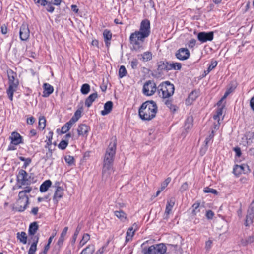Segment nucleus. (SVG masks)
<instances>
[{
	"instance_id": "nucleus-8",
	"label": "nucleus",
	"mask_w": 254,
	"mask_h": 254,
	"mask_svg": "<svg viewBox=\"0 0 254 254\" xmlns=\"http://www.w3.org/2000/svg\"><path fill=\"white\" fill-rule=\"evenodd\" d=\"M251 170L249 166L245 164L241 165H236L233 168V172L236 176H239L242 173L247 174L250 173Z\"/></svg>"
},
{
	"instance_id": "nucleus-6",
	"label": "nucleus",
	"mask_w": 254,
	"mask_h": 254,
	"mask_svg": "<svg viewBox=\"0 0 254 254\" xmlns=\"http://www.w3.org/2000/svg\"><path fill=\"white\" fill-rule=\"evenodd\" d=\"M31 183L30 180L28 179V174L23 169L19 171L17 175V184L18 188H22V186L26 185L29 186Z\"/></svg>"
},
{
	"instance_id": "nucleus-22",
	"label": "nucleus",
	"mask_w": 254,
	"mask_h": 254,
	"mask_svg": "<svg viewBox=\"0 0 254 254\" xmlns=\"http://www.w3.org/2000/svg\"><path fill=\"white\" fill-rule=\"evenodd\" d=\"M98 97V94L97 92L93 93L90 94L85 100V105L88 108L90 107L93 102Z\"/></svg>"
},
{
	"instance_id": "nucleus-48",
	"label": "nucleus",
	"mask_w": 254,
	"mask_h": 254,
	"mask_svg": "<svg viewBox=\"0 0 254 254\" xmlns=\"http://www.w3.org/2000/svg\"><path fill=\"white\" fill-rule=\"evenodd\" d=\"M171 178L170 177L167 178L163 181L161 184V187L159 188L162 191L167 187L168 184L170 183Z\"/></svg>"
},
{
	"instance_id": "nucleus-42",
	"label": "nucleus",
	"mask_w": 254,
	"mask_h": 254,
	"mask_svg": "<svg viewBox=\"0 0 254 254\" xmlns=\"http://www.w3.org/2000/svg\"><path fill=\"white\" fill-rule=\"evenodd\" d=\"M90 91V86L87 84H83L81 87L80 92L83 95H87Z\"/></svg>"
},
{
	"instance_id": "nucleus-43",
	"label": "nucleus",
	"mask_w": 254,
	"mask_h": 254,
	"mask_svg": "<svg viewBox=\"0 0 254 254\" xmlns=\"http://www.w3.org/2000/svg\"><path fill=\"white\" fill-rule=\"evenodd\" d=\"M90 235L85 233L83 235L82 239L80 241L79 243V246L83 247L84 245L86 244V243L90 240Z\"/></svg>"
},
{
	"instance_id": "nucleus-60",
	"label": "nucleus",
	"mask_w": 254,
	"mask_h": 254,
	"mask_svg": "<svg viewBox=\"0 0 254 254\" xmlns=\"http://www.w3.org/2000/svg\"><path fill=\"white\" fill-rule=\"evenodd\" d=\"M188 188V185L187 182L184 183L181 186L180 190L182 192L186 190H187Z\"/></svg>"
},
{
	"instance_id": "nucleus-26",
	"label": "nucleus",
	"mask_w": 254,
	"mask_h": 254,
	"mask_svg": "<svg viewBox=\"0 0 254 254\" xmlns=\"http://www.w3.org/2000/svg\"><path fill=\"white\" fill-rule=\"evenodd\" d=\"M148 241H146L143 243L141 245V252L142 254H152V250L151 246L147 245Z\"/></svg>"
},
{
	"instance_id": "nucleus-28",
	"label": "nucleus",
	"mask_w": 254,
	"mask_h": 254,
	"mask_svg": "<svg viewBox=\"0 0 254 254\" xmlns=\"http://www.w3.org/2000/svg\"><path fill=\"white\" fill-rule=\"evenodd\" d=\"M18 86L9 85V87L7 89V94L9 99L11 100H13V94L14 92L16 91Z\"/></svg>"
},
{
	"instance_id": "nucleus-57",
	"label": "nucleus",
	"mask_w": 254,
	"mask_h": 254,
	"mask_svg": "<svg viewBox=\"0 0 254 254\" xmlns=\"http://www.w3.org/2000/svg\"><path fill=\"white\" fill-rule=\"evenodd\" d=\"M204 191L205 193H212L213 194H216L217 193V190L215 189L210 188L209 187H206L204 188Z\"/></svg>"
},
{
	"instance_id": "nucleus-11",
	"label": "nucleus",
	"mask_w": 254,
	"mask_h": 254,
	"mask_svg": "<svg viewBox=\"0 0 254 254\" xmlns=\"http://www.w3.org/2000/svg\"><path fill=\"white\" fill-rule=\"evenodd\" d=\"M175 56L178 59L184 61L189 58L190 53L188 49L182 48L177 50L175 54Z\"/></svg>"
},
{
	"instance_id": "nucleus-39",
	"label": "nucleus",
	"mask_w": 254,
	"mask_h": 254,
	"mask_svg": "<svg viewBox=\"0 0 254 254\" xmlns=\"http://www.w3.org/2000/svg\"><path fill=\"white\" fill-rule=\"evenodd\" d=\"M18 158L21 161L24 162V164L22 167L23 169H26L32 162V159L30 158H25L23 156H19Z\"/></svg>"
},
{
	"instance_id": "nucleus-49",
	"label": "nucleus",
	"mask_w": 254,
	"mask_h": 254,
	"mask_svg": "<svg viewBox=\"0 0 254 254\" xmlns=\"http://www.w3.org/2000/svg\"><path fill=\"white\" fill-rule=\"evenodd\" d=\"M79 231H80V228L78 227L76 228V229L74 232V234L73 236H72V239H71V243L72 245H74V244L75 243L77 236L79 233Z\"/></svg>"
},
{
	"instance_id": "nucleus-40",
	"label": "nucleus",
	"mask_w": 254,
	"mask_h": 254,
	"mask_svg": "<svg viewBox=\"0 0 254 254\" xmlns=\"http://www.w3.org/2000/svg\"><path fill=\"white\" fill-rule=\"evenodd\" d=\"M38 242V237H37L35 241L31 244L28 251V254H35L37 250V244Z\"/></svg>"
},
{
	"instance_id": "nucleus-29",
	"label": "nucleus",
	"mask_w": 254,
	"mask_h": 254,
	"mask_svg": "<svg viewBox=\"0 0 254 254\" xmlns=\"http://www.w3.org/2000/svg\"><path fill=\"white\" fill-rule=\"evenodd\" d=\"M52 182L50 180L44 181L40 187V191L41 192H45L47 191L48 189L51 187Z\"/></svg>"
},
{
	"instance_id": "nucleus-63",
	"label": "nucleus",
	"mask_w": 254,
	"mask_h": 254,
	"mask_svg": "<svg viewBox=\"0 0 254 254\" xmlns=\"http://www.w3.org/2000/svg\"><path fill=\"white\" fill-rule=\"evenodd\" d=\"M35 122V119L33 117H30L27 119V124L32 125Z\"/></svg>"
},
{
	"instance_id": "nucleus-13",
	"label": "nucleus",
	"mask_w": 254,
	"mask_h": 254,
	"mask_svg": "<svg viewBox=\"0 0 254 254\" xmlns=\"http://www.w3.org/2000/svg\"><path fill=\"white\" fill-rule=\"evenodd\" d=\"M9 139L11 141V143L14 145H18L20 144L23 143L22 136L16 131H13L11 133L9 137Z\"/></svg>"
},
{
	"instance_id": "nucleus-2",
	"label": "nucleus",
	"mask_w": 254,
	"mask_h": 254,
	"mask_svg": "<svg viewBox=\"0 0 254 254\" xmlns=\"http://www.w3.org/2000/svg\"><path fill=\"white\" fill-rule=\"evenodd\" d=\"M116 150V143L114 140L109 145L105 155L102 170L103 177L107 178L113 172L112 165Z\"/></svg>"
},
{
	"instance_id": "nucleus-32",
	"label": "nucleus",
	"mask_w": 254,
	"mask_h": 254,
	"mask_svg": "<svg viewBox=\"0 0 254 254\" xmlns=\"http://www.w3.org/2000/svg\"><path fill=\"white\" fill-rule=\"evenodd\" d=\"M114 213L121 221L124 222L127 219V215L123 210L115 211Z\"/></svg>"
},
{
	"instance_id": "nucleus-3",
	"label": "nucleus",
	"mask_w": 254,
	"mask_h": 254,
	"mask_svg": "<svg viewBox=\"0 0 254 254\" xmlns=\"http://www.w3.org/2000/svg\"><path fill=\"white\" fill-rule=\"evenodd\" d=\"M157 110V106L155 102L147 101L139 108V116L142 120L150 121L155 117Z\"/></svg>"
},
{
	"instance_id": "nucleus-17",
	"label": "nucleus",
	"mask_w": 254,
	"mask_h": 254,
	"mask_svg": "<svg viewBox=\"0 0 254 254\" xmlns=\"http://www.w3.org/2000/svg\"><path fill=\"white\" fill-rule=\"evenodd\" d=\"M43 96L44 97H49L54 91L53 87L47 83L43 84Z\"/></svg>"
},
{
	"instance_id": "nucleus-55",
	"label": "nucleus",
	"mask_w": 254,
	"mask_h": 254,
	"mask_svg": "<svg viewBox=\"0 0 254 254\" xmlns=\"http://www.w3.org/2000/svg\"><path fill=\"white\" fill-rule=\"evenodd\" d=\"M213 137H214V131H213V130H212L211 132V133L206 138V139L204 141V142L205 143V145L207 146L208 143L210 141L212 140Z\"/></svg>"
},
{
	"instance_id": "nucleus-7",
	"label": "nucleus",
	"mask_w": 254,
	"mask_h": 254,
	"mask_svg": "<svg viewBox=\"0 0 254 254\" xmlns=\"http://www.w3.org/2000/svg\"><path fill=\"white\" fill-rule=\"evenodd\" d=\"M157 89L155 83L153 81H148L143 87V93L146 96H151L154 94Z\"/></svg>"
},
{
	"instance_id": "nucleus-62",
	"label": "nucleus",
	"mask_w": 254,
	"mask_h": 254,
	"mask_svg": "<svg viewBox=\"0 0 254 254\" xmlns=\"http://www.w3.org/2000/svg\"><path fill=\"white\" fill-rule=\"evenodd\" d=\"M196 44V40L194 39H192L189 42V47L192 48Z\"/></svg>"
},
{
	"instance_id": "nucleus-24",
	"label": "nucleus",
	"mask_w": 254,
	"mask_h": 254,
	"mask_svg": "<svg viewBox=\"0 0 254 254\" xmlns=\"http://www.w3.org/2000/svg\"><path fill=\"white\" fill-rule=\"evenodd\" d=\"M174 201L172 200H170L167 201L164 213L165 218L167 219L168 218V216L171 212L172 209L174 206Z\"/></svg>"
},
{
	"instance_id": "nucleus-31",
	"label": "nucleus",
	"mask_w": 254,
	"mask_h": 254,
	"mask_svg": "<svg viewBox=\"0 0 254 254\" xmlns=\"http://www.w3.org/2000/svg\"><path fill=\"white\" fill-rule=\"evenodd\" d=\"M16 235L17 239L19 240L21 243L23 244H26L27 243V237L25 232H18Z\"/></svg>"
},
{
	"instance_id": "nucleus-56",
	"label": "nucleus",
	"mask_w": 254,
	"mask_h": 254,
	"mask_svg": "<svg viewBox=\"0 0 254 254\" xmlns=\"http://www.w3.org/2000/svg\"><path fill=\"white\" fill-rule=\"evenodd\" d=\"M191 122V119H188L185 125V127L186 129H189L192 127V124Z\"/></svg>"
},
{
	"instance_id": "nucleus-46",
	"label": "nucleus",
	"mask_w": 254,
	"mask_h": 254,
	"mask_svg": "<svg viewBox=\"0 0 254 254\" xmlns=\"http://www.w3.org/2000/svg\"><path fill=\"white\" fill-rule=\"evenodd\" d=\"M165 105L172 112H175L176 110V107L172 104V101L167 99L165 102Z\"/></svg>"
},
{
	"instance_id": "nucleus-9",
	"label": "nucleus",
	"mask_w": 254,
	"mask_h": 254,
	"mask_svg": "<svg viewBox=\"0 0 254 254\" xmlns=\"http://www.w3.org/2000/svg\"><path fill=\"white\" fill-rule=\"evenodd\" d=\"M213 32H201L198 34L197 38L201 43H205L207 41H212L213 39Z\"/></svg>"
},
{
	"instance_id": "nucleus-18",
	"label": "nucleus",
	"mask_w": 254,
	"mask_h": 254,
	"mask_svg": "<svg viewBox=\"0 0 254 254\" xmlns=\"http://www.w3.org/2000/svg\"><path fill=\"white\" fill-rule=\"evenodd\" d=\"M63 194L64 191L63 188L59 186L57 187L53 197V200L56 203H58L59 200L63 197Z\"/></svg>"
},
{
	"instance_id": "nucleus-61",
	"label": "nucleus",
	"mask_w": 254,
	"mask_h": 254,
	"mask_svg": "<svg viewBox=\"0 0 254 254\" xmlns=\"http://www.w3.org/2000/svg\"><path fill=\"white\" fill-rule=\"evenodd\" d=\"M246 241L247 243H252L254 242V235L249 236L246 238Z\"/></svg>"
},
{
	"instance_id": "nucleus-53",
	"label": "nucleus",
	"mask_w": 254,
	"mask_h": 254,
	"mask_svg": "<svg viewBox=\"0 0 254 254\" xmlns=\"http://www.w3.org/2000/svg\"><path fill=\"white\" fill-rule=\"evenodd\" d=\"M33 1L38 6H45L47 2V0H33Z\"/></svg>"
},
{
	"instance_id": "nucleus-4",
	"label": "nucleus",
	"mask_w": 254,
	"mask_h": 254,
	"mask_svg": "<svg viewBox=\"0 0 254 254\" xmlns=\"http://www.w3.org/2000/svg\"><path fill=\"white\" fill-rule=\"evenodd\" d=\"M32 190V188L30 186H26L24 190L20 191L18 193V198L16 202L15 210L18 212H23L29 204V199L26 195Z\"/></svg>"
},
{
	"instance_id": "nucleus-14",
	"label": "nucleus",
	"mask_w": 254,
	"mask_h": 254,
	"mask_svg": "<svg viewBox=\"0 0 254 254\" xmlns=\"http://www.w3.org/2000/svg\"><path fill=\"white\" fill-rule=\"evenodd\" d=\"M20 38L22 41H25L28 39L30 35V31L28 27L26 25H22L20 29Z\"/></svg>"
},
{
	"instance_id": "nucleus-52",
	"label": "nucleus",
	"mask_w": 254,
	"mask_h": 254,
	"mask_svg": "<svg viewBox=\"0 0 254 254\" xmlns=\"http://www.w3.org/2000/svg\"><path fill=\"white\" fill-rule=\"evenodd\" d=\"M53 5H53L52 3L47 2L45 6H46V9L48 12L52 13L53 12L55 9V8L53 6Z\"/></svg>"
},
{
	"instance_id": "nucleus-23",
	"label": "nucleus",
	"mask_w": 254,
	"mask_h": 254,
	"mask_svg": "<svg viewBox=\"0 0 254 254\" xmlns=\"http://www.w3.org/2000/svg\"><path fill=\"white\" fill-rule=\"evenodd\" d=\"M254 218V211L253 210L248 209V214L246 216V221L245 225L246 226H249L253 222V219Z\"/></svg>"
},
{
	"instance_id": "nucleus-33",
	"label": "nucleus",
	"mask_w": 254,
	"mask_h": 254,
	"mask_svg": "<svg viewBox=\"0 0 254 254\" xmlns=\"http://www.w3.org/2000/svg\"><path fill=\"white\" fill-rule=\"evenodd\" d=\"M140 58L143 62H147L150 61L152 58V54L151 52L146 51L140 55Z\"/></svg>"
},
{
	"instance_id": "nucleus-50",
	"label": "nucleus",
	"mask_w": 254,
	"mask_h": 254,
	"mask_svg": "<svg viewBox=\"0 0 254 254\" xmlns=\"http://www.w3.org/2000/svg\"><path fill=\"white\" fill-rule=\"evenodd\" d=\"M127 70L125 67L124 65L121 66L119 71V75L120 78H123L126 75Z\"/></svg>"
},
{
	"instance_id": "nucleus-36",
	"label": "nucleus",
	"mask_w": 254,
	"mask_h": 254,
	"mask_svg": "<svg viewBox=\"0 0 254 254\" xmlns=\"http://www.w3.org/2000/svg\"><path fill=\"white\" fill-rule=\"evenodd\" d=\"M38 226L36 222H33L30 225L28 233L29 235H33L38 230Z\"/></svg>"
},
{
	"instance_id": "nucleus-38",
	"label": "nucleus",
	"mask_w": 254,
	"mask_h": 254,
	"mask_svg": "<svg viewBox=\"0 0 254 254\" xmlns=\"http://www.w3.org/2000/svg\"><path fill=\"white\" fill-rule=\"evenodd\" d=\"M81 109H78L76 111L73 116L70 120L72 122V123L75 124L79 119L81 116Z\"/></svg>"
},
{
	"instance_id": "nucleus-54",
	"label": "nucleus",
	"mask_w": 254,
	"mask_h": 254,
	"mask_svg": "<svg viewBox=\"0 0 254 254\" xmlns=\"http://www.w3.org/2000/svg\"><path fill=\"white\" fill-rule=\"evenodd\" d=\"M130 66L132 69H136L138 64V61L137 59H133L130 63Z\"/></svg>"
},
{
	"instance_id": "nucleus-37",
	"label": "nucleus",
	"mask_w": 254,
	"mask_h": 254,
	"mask_svg": "<svg viewBox=\"0 0 254 254\" xmlns=\"http://www.w3.org/2000/svg\"><path fill=\"white\" fill-rule=\"evenodd\" d=\"M95 251L94 245H88L84 249L80 254H93Z\"/></svg>"
},
{
	"instance_id": "nucleus-1",
	"label": "nucleus",
	"mask_w": 254,
	"mask_h": 254,
	"mask_svg": "<svg viewBox=\"0 0 254 254\" xmlns=\"http://www.w3.org/2000/svg\"><path fill=\"white\" fill-rule=\"evenodd\" d=\"M150 34V23L147 19L143 20L140 23L139 30L131 33L129 42L132 49L135 51H140L143 49L145 40Z\"/></svg>"
},
{
	"instance_id": "nucleus-5",
	"label": "nucleus",
	"mask_w": 254,
	"mask_h": 254,
	"mask_svg": "<svg viewBox=\"0 0 254 254\" xmlns=\"http://www.w3.org/2000/svg\"><path fill=\"white\" fill-rule=\"evenodd\" d=\"M158 90L160 97L164 99L169 98L174 94L175 87L173 84L166 81L158 86Z\"/></svg>"
},
{
	"instance_id": "nucleus-25",
	"label": "nucleus",
	"mask_w": 254,
	"mask_h": 254,
	"mask_svg": "<svg viewBox=\"0 0 254 254\" xmlns=\"http://www.w3.org/2000/svg\"><path fill=\"white\" fill-rule=\"evenodd\" d=\"M113 108V103L111 101L107 102L104 106V110L101 111V115L105 116L111 112Z\"/></svg>"
},
{
	"instance_id": "nucleus-59",
	"label": "nucleus",
	"mask_w": 254,
	"mask_h": 254,
	"mask_svg": "<svg viewBox=\"0 0 254 254\" xmlns=\"http://www.w3.org/2000/svg\"><path fill=\"white\" fill-rule=\"evenodd\" d=\"M47 2L51 3L54 5H59L62 1V0H47Z\"/></svg>"
},
{
	"instance_id": "nucleus-44",
	"label": "nucleus",
	"mask_w": 254,
	"mask_h": 254,
	"mask_svg": "<svg viewBox=\"0 0 254 254\" xmlns=\"http://www.w3.org/2000/svg\"><path fill=\"white\" fill-rule=\"evenodd\" d=\"M217 65V62L215 60H212L210 64L208 66L207 70L204 71L205 75L208 74L213 69H214Z\"/></svg>"
},
{
	"instance_id": "nucleus-58",
	"label": "nucleus",
	"mask_w": 254,
	"mask_h": 254,
	"mask_svg": "<svg viewBox=\"0 0 254 254\" xmlns=\"http://www.w3.org/2000/svg\"><path fill=\"white\" fill-rule=\"evenodd\" d=\"M214 215V212L209 210L206 211V217L208 219H212Z\"/></svg>"
},
{
	"instance_id": "nucleus-30",
	"label": "nucleus",
	"mask_w": 254,
	"mask_h": 254,
	"mask_svg": "<svg viewBox=\"0 0 254 254\" xmlns=\"http://www.w3.org/2000/svg\"><path fill=\"white\" fill-rule=\"evenodd\" d=\"M169 63L166 60L160 61L157 63L158 69L160 70H168Z\"/></svg>"
},
{
	"instance_id": "nucleus-21",
	"label": "nucleus",
	"mask_w": 254,
	"mask_h": 254,
	"mask_svg": "<svg viewBox=\"0 0 254 254\" xmlns=\"http://www.w3.org/2000/svg\"><path fill=\"white\" fill-rule=\"evenodd\" d=\"M103 34L105 45L106 47H108L110 45V41L112 37V33L110 30L105 29Z\"/></svg>"
},
{
	"instance_id": "nucleus-34",
	"label": "nucleus",
	"mask_w": 254,
	"mask_h": 254,
	"mask_svg": "<svg viewBox=\"0 0 254 254\" xmlns=\"http://www.w3.org/2000/svg\"><path fill=\"white\" fill-rule=\"evenodd\" d=\"M169 68L168 70H180L182 67L181 64L178 62H171L169 63Z\"/></svg>"
},
{
	"instance_id": "nucleus-51",
	"label": "nucleus",
	"mask_w": 254,
	"mask_h": 254,
	"mask_svg": "<svg viewBox=\"0 0 254 254\" xmlns=\"http://www.w3.org/2000/svg\"><path fill=\"white\" fill-rule=\"evenodd\" d=\"M68 144V140H62L58 145V147L62 150L65 149L67 146Z\"/></svg>"
},
{
	"instance_id": "nucleus-27",
	"label": "nucleus",
	"mask_w": 254,
	"mask_h": 254,
	"mask_svg": "<svg viewBox=\"0 0 254 254\" xmlns=\"http://www.w3.org/2000/svg\"><path fill=\"white\" fill-rule=\"evenodd\" d=\"M135 230L133 229V227L132 226L129 227L126 233V237L125 242L126 243L129 241H131L132 239V237L134 235Z\"/></svg>"
},
{
	"instance_id": "nucleus-12",
	"label": "nucleus",
	"mask_w": 254,
	"mask_h": 254,
	"mask_svg": "<svg viewBox=\"0 0 254 254\" xmlns=\"http://www.w3.org/2000/svg\"><path fill=\"white\" fill-rule=\"evenodd\" d=\"M151 248L152 254H164L167 250L166 246L163 243L151 245Z\"/></svg>"
},
{
	"instance_id": "nucleus-15",
	"label": "nucleus",
	"mask_w": 254,
	"mask_h": 254,
	"mask_svg": "<svg viewBox=\"0 0 254 254\" xmlns=\"http://www.w3.org/2000/svg\"><path fill=\"white\" fill-rule=\"evenodd\" d=\"M203 209V206L200 205V202H196L192 206L190 209L191 210V213L194 216H197L200 215L201 210Z\"/></svg>"
},
{
	"instance_id": "nucleus-45",
	"label": "nucleus",
	"mask_w": 254,
	"mask_h": 254,
	"mask_svg": "<svg viewBox=\"0 0 254 254\" xmlns=\"http://www.w3.org/2000/svg\"><path fill=\"white\" fill-rule=\"evenodd\" d=\"M46 119L44 117H40L39 119V129L43 130L46 127Z\"/></svg>"
},
{
	"instance_id": "nucleus-41",
	"label": "nucleus",
	"mask_w": 254,
	"mask_h": 254,
	"mask_svg": "<svg viewBox=\"0 0 254 254\" xmlns=\"http://www.w3.org/2000/svg\"><path fill=\"white\" fill-rule=\"evenodd\" d=\"M223 106L219 107L216 110V114L213 116L214 119L217 120L218 122L220 121V117L222 115Z\"/></svg>"
},
{
	"instance_id": "nucleus-20",
	"label": "nucleus",
	"mask_w": 254,
	"mask_h": 254,
	"mask_svg": "<svg viewBox=\"0 0 254 254\" xmlns=\"http://www.w3.org/2000/svg\"><path fill=\"white\" fill-rule=\"evenodd\" d=\"M68 230V227H65L60 235V236L57 243V245L59 246L60 248L62 247L64 240L65 239Z\"/></svg>"
},
{
	"instance_id": "nucleus-64",
	"label": "nucleus",
	"mask_w": 254,
	"mask_h": 254,
	"mask_svg": "<svg viewBox=\"0 0 254 254\" xmlns=\"http://www.w3.org/2000/svg\"><path fill=\"white\" fill-rule=\"evenodd\" d=\"M234 150L237 156L240 157L241 155V151L240 148L235 147L234 148Z\"/></svg>"
},
{
	"instance_id": "nucleus-10",
	"label": "nucleus",
	"mask_w": 254,
	"mask_h": 254,
	"mask_svg": "<svg viewBox=\"0 0 254 254\" xmlns=\"http://www.w3.org/2000/svg\"><path fill=\"white\" fill-rule=\"evenodd\" d=\"M7 75L8 76L9 85L18 86L19 81L17 78V73L14 72L12 69H8L7 70Z\"/></svg>"
},
{
	"instance_id": "nucleus-16",
	"label": "nucleus",
	"mask_w": 254,
	"mask_h": 254,
	"mask_svg": "<svg viewBox=\"0 0 254 254\" xmlns=\"http://www.w3.org/2000/svg\"><path fill=\"white\" fill-rule=\"evenodd\" d=\"M90 130V127L85 124H81L78 126L77 132L79 135L87 136Z\"/></svg>"
},
{
	"instance_id": "nucleus-47",
	"label": "nucleus",
	"mask_w": 254,
	"mask_h": 254,
	"mask_svg": "<svg viewBox=\"0 0 254 254\" xmlns=\"http://www.w3.org/2000/svg\"><path fill=\"white\" fill-rule=\"evenodd\" d=\"M64 159L66 163L71 166L74 165V158L70 155H66L64 157Z\"/></svg>"
},
{
	"instance_id": "nucleus-35",
	"label": "nucleus",
	"mask_w": 254,
	"mask_h": 254,
	"mask_svg": "<svg viewBox=\"0 0 254 254\" xmlns=\"http://www.w3.org/2000/svg\"><path fill=\"white\" fill-rule=\"evenodd\" d=\"M74 124L69 120L68 122L65 124L61 128V132L62 133H65L67 132L72 127V125Z\"/></svg>"
},
{
	"instance_id": "nucleus-19",
	"label": "nucleus",
	"mask_w": 254,
	"mask_h": 254,
	"mask_svg": "<svg viewBox=\"0 0 254 254\" xmlns=\"http://www.w3.org/2000/svg\"><path fill=\"white\" fill-rule=\"evenodd\" d=\"M199 93L197 91H192L189 95L188 98L186 100V104L187 105H191L194 101L198 97Z\"/></svg>"
}]
</instances>
